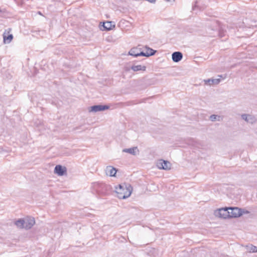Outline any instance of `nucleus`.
Segmentation results:
<instances>
[{"mask_svg":"<svg viewBox=\"0 0 257 257\" xmlns=\"http://www.w3.org/2000/svg\"><path fill=\"white\" fill-rule=\"evenodd\" d=\"M54 172L59 176H63L66 173V168L61 165H56L54 169Z\"/></svg>","mask_w":257,"mask_h":257,"instance_id":"nucleus-8","label":"nucleus"},{"mask_svg":"<svg viewBox=\"0 0 257 257\" xmlns=\"http://www.w3.org/2000/svg\"><path fill=\"white\" fill-rule=\"evenodd\" d=\"M140 51L138 48H133L129 52V54L135 57L141 56Z\"/></svg>","mask_w":257,"mask_h":257,"instance_id":"nucleus-16","label":"nucleus"},{"mask_svg":"<svg viewBox=\"0 0 257 257\" xmlns=\"http://www.w3.org/2000/svg\"><path fill=\"white\" fill-rule=\"evenodd\" d=\"M131 69L135 72L138 71H145L146 69V67L141 65H134L132 66Z\"/></svg>","mask_w":257,"mask_h":257,"instance_id":"nucleus-15","label":"nucleus"},{"mask_svg":"<svg viewBox=\"0 0 257 257\" xmlns=\"http://www.w3.org/2000/svg\"><path fill=\"white\" fill-rule=\"evenodd\" d=\"M229 208H221L215 212V215L223 219L229 218Z\"/></svg>","mask_w":257,"mask_h":257,"instance_id":"nucleus-3","label":"nucleus"},{"mask_svg":"<svg viewBox=\"0 0 257 257\" xmlns=\"http://www.w3.org/2000/svg\"><path fill=\"white\" fill-rule=\"evenodd\" d=\"M116 193L119 199H125L131 195L132 187L130 185H119L116 188Z\"/></svg>","mask_w":257,"mask_h":257,"instance_id":"nucleus-1","label":"nucleus"},{"mask_svg":"<svg viewBox=\"0 0 257 257\" xmlns=\"http://www.w3.org/2000/svg\"><path fill=\"white\" fill-rule=\"evenodd\" d=\"M241 118L247 122L251 124L254 123L257 120L256 117L251 114H242Z\"/></svg>","mask_w":257,"mask_h":257,"instance_id":"nucleus-6","label":"nucleus"},{"mask_svg":"<svg viewBox=\"0 0 257 257\" xmlns=\"http://www.w3.org/2000/svg\"><path fill=\"white\" fill-rule=\"evenodd\" d=\"M204 83L206 85H211L212 84H217L220 81V79H208L204 80Z\"/></svg>","mask_w":257,"mask_h":257,"instance_id":"nucleus-14","label":"nucleus"},{"mask_svg":"<svg viewBox=\"0 0 257 257\" xmlns=\"http://www.w3.org/2000/svg\"><path fill=\"white\" fill-rule=\"evenodd\" d=\"M104 186L105 185L103 183L99 182H94L92 184V189L96 192H100Z\"/></svg>","mask_w":257,"mask_h":257,"instance_id":"nucleus-11","label":"nucleus"},{"mask_svg":"<svg viewBox=\"0 0 257 257\" xmlns=\"http://www.w3.org/2000/svg\"><path fill=\"white\" fill-rule=\"evenodd\" d=\"M103 29L102 30H110L112 28L115 27L114 23L110 21H107L103 23L102 25Z\"/></svg>","mask_w":257,"mask_h":257,"instance_id":"nucleus-13","label":"nucleus"},{"mask_svg":"<svg viewBox=\"0 0 257 257\" xmlns=\"http://www.w3.org/2000/svg\"><path fill=\"white\" fill-rule=\"evenodd\" d=\"M244 212L243 213V214H245V213H249V211L246 210L245 211L244 209H242Z\"/></svg>","mask_w":257,"mask_h":257,"instance_id":"nucleus-23","label":"nucleus"},{"mask_svg":"<svg viewBox=\"0 0 257 257\" xmlns=\"http://www.w3.org/2000/svg\"><path fill=\"white\" fill-rule=\"evenodd\" d=\"M229 218L238 217L244 212L241 209L237 207H229Z\"/></svg>","mask_w":257,"mask_h":257,"instance_id":"nucleus-2","label":"nucleus"},{"mask_svg":"<svg viewBox=\"0 0 257 257\" xmlns=\"http://www.w3.org/2000/svg\"><path fill=\"white\" fill-rule=\"evenodd\" d=\"M25 228L26 229H31L35 224V218L33 217L28 216L24 219Z\"/></svg>","mask_w":257,"mask_h":257,"instance_id":"nucleus-5","label":"nucleus"},{"mask_svg":"<svg viewBox=\"0 0 257 257\" xmlns=\"http://www.w3.org/2000/svg\"><path fill=\"white\" fill-rule=\"evenodd\" d=\"M220 116L215 114H212L210 116V119L212 121H215L216 120L220 121Z\"/></svg>","mask_w":257,"mask_h":257,"instance_id":"nucleus-20","label":"nucleus"},{"mask_svg":"<svg viewBox=\"0 0 257 257\" xmlns=\"http://www.w3.org/2000/svg\"><path fill=\"white\" fill-rule=\"evenodd\" d=\"M109 108V106L106 105H95L90 107V112H96L98 111H103Z\"/></svg>","mask_w":257,"mask_h":257,"instance_id":"nucleus-7","label":"nucleus"},{"mask_svg":"<svg viewBox=\"0 0 257 257\" xmlns=\"http://www.w3.org/2000/svg\"><path fill=\"white\" fill-rule=\"evenodd\" d=\"M146 49H147V52H149V53H150V52H154V54H155V53L156 52V50H154L149 47H146Z\"/></svg>","mask_w":257,"mask_h":257,"instance_id":"nucleus-22","label":"nucleus"},{"mask_svg":"<svg viewBox=\"0 0 257 257\" xmlns=\"http://www.w3.org/2000/svg\"><path fill=\"white\" fill-rule=\"evenodd\" d=\"M137 150V147H133L129 149H124L123 150V152L135 155L136 154V151Z\"/></svg>","mask_w":257,"mask_h":257,"instance_id":"nucleus-18","label":"nucleus"},{"mask_svg":"<svg viewBox=\"0 0 257 257\" xmlns=\"http://www.w3.org/2000/svg\"><path fill=\"white\" fill-rule=\"evenodd\" d=\"M250 251L252 252H257V247L255 246L252 245L250 248Z\"/></svg>","mask_w":257,"mask_h":257,"instance_id":"nucleus-21","label":"nucleus"},{"mask_svg":"<svg viewBox=\"0 0 257 257\" xmlns=\"http://www.w3.org/2000/svg\"><path fill=\"white\" fill-rule=\"evenodd\" d=\"M2 12V10L0 9V13H1Z\"/></svg>","mask_w":257,"mask_h":257,"instance_id":"nucleus-24","label":"nucleus"},{"mask_svg":"<svg viewBox=\"0 0 257 257\" xmlns=\"http://www.w3.org/2000/svg\"><path fill=\"white\" fill-rule=\"evenodd\" d=\"M183 58L182 53L180 52H174L172 54V59L173 62H178L180 61Z\"/></svg>","mask_w":257,"mask_h":257,"instance_id":"nucleus-10","label":"nucleus"},{"mask_svg":"<svg viewBox=\"0 0 257 257\" xmlns=\"http://www.w3.org/2000/svg\"><path fill=\"white\" fill-rule=\"evenodd\" d=\"M145 52L144 51L140 52V54L141 55V56H145V57H149V56L154 55V52H150V53H149V52H147V49H145Z\"/></svg>","mask_w":257,"mask_h":257,"instance_id":"nucleus-19","label":"nucleus"},{"mask_svg":"<svg viewBox=\"0 0 257 257\" xmlns=\"http://www.w3.org/2000/svg\"><path fill=\"white\" fill-rule=\"evenodd\" d=\"M157 166L160 169L168 170L171 169V164L167 161L161 160L157 163Z\"/></svg>","mask_w":257,"mask_h":257,"instance_id":"nucleus-4","label":"nucleus"},{"mask_svg":"<svg viewBox=\"0 0 257 257\" xmlns=\"http://www.w3.org/2000/svg\"><path fill=\"white\" fill-rule=\"evenodd\" d=\"M105 171L106 175L107 176H111V177L115 176V175L117 172V170L116 169V168H115L111 166H107L106 167Z\"/></svg>","mask_w":257,"mask_h":257,"instance_id":"nucleus-9","label":"nucleus"},{"mask_svg":"<svg viewBox=\"0 0 257 257\" xmlns=\"http://www.w3.org/2000/svg\"><path fill=\"white\" fill-rule=\"evenodd\" d=\"M25 220L24 219L21 218L17 220L15 224V225L20 228H25Z\"/></svg>","mask_w":257,"mask_h":257,"instance_id":"nucleus-17","label":"nucleus"},{"mask_svg":"<svg viewBox=\"0 0 257 257\" xmlns=\"http://www.w3.org/2000/svg\"><path fill=\"white\" fill-rule=\"evenodd\" d=\"M8 30V33H6V31L3 34L4 41L5 43H10L13 39V36L12 34H8L11 29L9 28Z\"/></svg>","mask_w":257,"mask_h":257,"instance_id":"nucleus-12","label":"nucleus"}]
</instances>
